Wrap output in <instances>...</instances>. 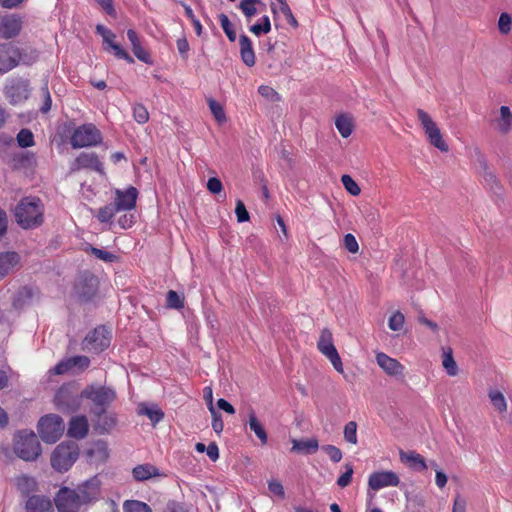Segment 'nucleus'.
I'll return each instance as SVG.
<instances>
[{
    "label": "nucleus",
    "instance_id": "37998d69",
    "mask_svg": "<svg viewBox=\"0 0 512 512\" xmlns=\"http://www.w3.org/2000/svg\"><path fill=\"white\" fill-rule=\"evenodd\" d=\"M124 512H151V508L140 501H126L124 503Z\"/></svg>",
    "mask_w": 512,
    "mask_h": 512
},
{
    "label": "nucleus",
    "instance_id": "052dcab7",
    "mask_svg": "<svg viewBox=\"0 0 512 512\" xmlns=\"http://www.w3.org/2000/svg\"><path fill=\"white\" fill-rule=\"evenodd\" d=\"M134 55L146 64L152 63L150 54L141 46V43L132 47Z\"/></svg>",
    "mask_w": 512,
    "mask_h": 512
},
{
    "label": "nucleus",
    "instance_id": "c756f323",
    "mask_svg": "<svg viewBox=\"0 0 512 512\" xmlns=\"http://www.w3.org/2000/svg\"><path fill=\"white\" fill-rule=\"evenodd\" d=\"M400 459L403 463L408 464L411 468L419 471H424L428 468L424 457L414 451L404 452L401 450Z\"/></svg>",
    "mask_w": 512,
    "mask_h": 512
},
{
    "label": "nucleus",
    "instance_id": "a211bd4d",
    "mask_svg": "<svg viewBox=\"0 0 512 512\" xmlns=\"http://www.w3.org/2000/svg\"><path fill=\"white\" fill-rule=\"evenodd\" d=\"M29 92V82L23 79L13 81L5 88V95L11 104H17L26 100L29 96Z\"/></svg>",
    "mask_w": 512,
    "mask_h": 512
},
{
    "label": "nucleus",
    "instance_id": "5fc2aeb1",
    "mask_svg": "<svg viewBox=\"0 0 512 512\" xmlns=\"http://www.w3.org/2000/svg\"><path fill=\"white\" fill-rule=\"evenodd\" d=\"M90 455H97L101 460L108 457V447L104 441H98L94 447L89 451Z\"/></svg>",
    "mask_w": 512,
    "mask_h": 512
},
{
    "label": "nucleus",
    "instance_id": "39448f33",
    "mask_svg": "<svg viewBox=\"0 0 512 512\" xmlns=\"http://www.w3.org/2000/svg\"><path fill=\"white\" fill-rule=\"evenodd\" d=\"M79 455V448L74 441L60 443L52 452L51 465L59 471L65 472L71 468Z\"/></svg>",
    "mask_w": 512,
    "mask_h": 512
},
{
    "label": "nucleus",
    "instance_id": "9b49d317",
    "mask_svg": "<svg viewBox=\"0 0 512 512\" xmlns=\"http://www.w3.org/2000/svg\"><path fill=\"white\" fill-rule=\"evenodd\" d=\"M54 502L58 512H79L82 506L77 491L68 487H62L57 492Z\"/></svg>",
    "mask_w": 512,
    "mask_h": 512
},
{
    "label": "nucleus",
    "instance_id": "b1692460",
    "mask_svg": "<svg viewBox=\"0 0 512 512\" xmlns=\"http://www.w3.org/2000/svg\"><path fill=\"white\" fill-rule=\"evenodd\" d=\"M495 129L501 135H507L512 128V112L508 106H501L499 116L493 120Z\"/></svg>",
    "mask_w": 512,
    "mask_h": 512
},
{
    "label": "nucleus",
    "instance_id": "8fccbe9b",
    "mask_svg": "<svg viewBox=\"0 0 512 512\" xmlns=\"http://www.w3.org/2000/svg\"><path fill=\"white\" fill-rule=\"evenodd\" d=\"M405 317L400 311L393 313L388 321V326L393 331H399L404 325Z\"/></svg>",
    "mask_w": 512,
    "mask_h": 512
},
{
    "label": "nucleus",
    "instance_id": "473e14b6",
    "mask_svg": "<svg viewBox=\"0 0 512 512\" xmlns=\"http://www.w3.org/2000/svg\"><path fill=\"white\" fill-rule=\"evenodd\" d=\"M249 427L255 433V435L259 438L262 444H266L268 437L267 433L262 426V424L258 421L255 412L251 410L249 412Z\"/></svg>",
    "mask_w": 512,
    "mask_h": 512
},
{
    "label": "nucleus",
    "instance_id": "5701e85b",
    "mask_svg": "<svg viewBox=\"0 0 512 512\" xmlns=\"http://www.w3.org/2000/svg\"><path fill=\"white\" fill-rule=\"evenodd\" d=\"M377 364L390 376H403L404 366L396 359L385 353L376 355Z\"/></svg>",
    "mask_w": 512,
    "mask_h": 512
},
{
    "label": "nucleus",
    "instance_id": "680f3d73",
    "mask_svg": "<svg viewBox=\"0 0 512 512\" xmlns=\"http://www.w3.org/2000/svg\"><path fill=\"white\" fill-rule=\"evenodd\" d=\"M96 30L97 33L103 37L104 44L107 45L106 47H108L111 44V42H114L116 36L112 31H110L102 25H97Z\"/></svg>",
    "mask_w": 512,
    "mask_h": 512
},
{
    "label": "nucleus",
    "instance_id": "e2e57ef3",
    "mask_svg": "<svg viewBox=\"0 0 512 512\" xmlns=\"http://www.w3.org/2000/svg\"><path fill=\"white\" fill-rule=\"evenodd\" d=\"M344 246L350 253H357L359 250L356 238L350 233L344 236Z\"/></svg>",
    "mask_w": 512,
    "mask_h": 512
},
{
    "label": "nucleus",
    "instance_id": "6ab92c4d",
    "mask_svg": "<svg viewBox=\"0 0 512 512\" xmlns=\"http://www.w3.org/2000/svg\"><path fill=\"white\" fill-rule=\"evenodd\" d=\"M137 197L138 191L133 186H130L124 191L117 189L115 192V199L113 204L119 212L132 210L136 206Z\"/></svg>",
    "mask_w": 512,
    "mask_h": 512
},
{
    "label": "nucleus",
    "instance_id": "4d7b16f0",
    "mask_svg": "<svg viewBox=\"0 0 512 512\" xmlns=\"http://www.w3.org/2000/svg\"><path fill=\"white\" fill-rule=\"evenodd\" d=\"M345 469L346 471L337 480V485L341 488H345L351 483L354 472L353 467L350 464H346Z\"/></svg>",
    "mask_w": 512,
    "mask_h": 512
},
{
    "label": "nucleus",
    "instance_id": "412c9836",
    "mask_svg": "<svg viewBox=\"0 0 512 512\" xmlns=\"http://www.w3.org/2000/svg\"><path fill=\"white\" fill-rule=\"evenodd\" d=\"M94 430L98 434L109 433L117 423L114 414L105 411H99L98 413H91Z\"/></svg>",
    "mask_w": 512,
    "mask_h": 512
},
{
    "label": "nucleus",
    "instance_id": "c9c22d12",
    "mask_svg": "<svg viewBox=\"0 0 512 512\" xmlns=\"http://www.w3.org/2000/svg\"><path fill=\"white\" fill-rule=\"evenodd\" d=\"M335 125L342 137L347 138L351 135L353 130L351 118L341 115L337 117Z\"/></svg>",
    "mask_w": 512,
    "mask_h": 512
},
{
    "label": "nucleus",
    "instance_id": "0eeeda50",
    "mask_svg": "<svg viewBox=\"0 0 512 512\" xmlns=\"http://www.w3.org/2000/svg\"><path fill=\"white\" fill-rule=\"evenodd\" d=\"M417 115L430 144L441 152H448L449 146L444 141L440 129L430 115L422 109L417 110Z\"/></svg>",
    "mask_w": 512,
    "mask_h": 512
},
{
    "label": "nucleus",
    "instance_id": "7ed1b4c3",
    "mask_svg": "<svg viewBox=\"0 0 512 512\" xmlns=\"http://www.w3.org/2000/svg\"><path fill=\"white\" fill-rule=\"evenodd\" d=\"M81 392L74 382L63 384L56 392L54 404L62 413H74L81 405Z\"/></svg>",
    "mask_w": 512,
    "mask_h": 512
},
{
    "label": "nucleus",
    "instance_id": "4be33fe9",
    "mask_svg": "<svg viewBox=\"0 0 512 512\" xmlns=\"http://www.w3.org/2000/svg\"><path fill=\"white\" fill-rule=\"evenodd\" d=\"M39 299V290L31 286L20 288L13 300V306L17 309L33 304Z\"/></svg>",
    "mask_w": 512,
    "mask_h": 512
},
{
    "label": "nucleus",
    "instance_id": "864d4df0",
    "mask_svg": "<svg viewBox=\"0 0 512 512\" xmlns=\"http://www.w3.org/2000/svg\"><path fill=\"white\" fill-rule=\"evenodd\" d=\"M91 253L98 259L103 260L104 262L111 263L117 259V256L113 253H110L106 250H102L96 247H90Z\"/></svg>",
    "mask_w": 512,
    "mask_h": 512
},
{
    "label": "nucleus",
    "instance_id": "4468645a",
    "mask_svg": "<svg viewBox=\"0 0 512 512\" xmlns=\"http://www.w3.org/2000/svg\"><path fill=\"white\" fill-rule=\"evenodd\" d=\"M81 169H92L103 174V164L98 159L96 153H81L70 165V173H75Z\"/></svg>",
    "mask_w": 512,
    "mask_h": 512
},
{
    "label": "nucleus",
    "instance_id": "dca6fc26",
    "mask_svg": "<svg viewBox=\"0 0 512 512\" xmlns=\"http://www.w3.org/2000/svg\"><path fill=\"white\" fill-rule=\"evenodd\" d=\"M22 19L16 14L0 16V38L11 39L19 35Z\"/></svg>",
    "mask_w": 512,
    "mask_h": 512
},
{
    "label": "nucleus",
    "instance_id": "423d86ee",
    "mask_svg": "<svg viewBox=\"0 0 512 512\" xmlns=\"http://www.w3.org/2000/svg\"><path fill=\"white\" fill-rule=\"evenodd\" d=\"M64 429L63 419L56 414L45 415L38 422V433L45 443L53 444L57 442Z\"/></svg>",
    "mask_w": 512,
    "mask_h": 512
},
{
    "label": "nucleus",
    "instance_id": "9d476101",
    "mask_svg": "<svg viewBox=\"0 0 512 512\" xmlns=\"http://www.w3.org/2000/svg\"><path fill=\"white\" fill-rule=\"evenodd\" d=\"M110 341L111 331L105 326H98L85 337L84 349L99 353L109 347Z\"/></svg>",
    "mask_w": 512,
    "mask_h": 512
},
{
    "label": "nucleus",
    "instance_id": "c85d7f7f",
    "mask_svg": "<svg viewBox=\"0 0 512 512\" xmlns=\"http://www.w3.org/2000/svg\"><path fill=\"white\" fill-rule=\"evenodd\" d=\"M318 448L319 443L316 438L292 440V452H297L304 455H312L317 452Z\"/></svg>",
    "mask_w": 512,
    "mask_h": 512
},
{
    "label": "nucleus",
    "instance_id": "0e129e2a",
    "mask_svg": "<svg viewBox=\"0 0 512 512\" xmlns=\"http://www.w3.org/2000/svg\"><path fill=\"white\" fill-rule=\"evenodd\" d=\"M235 213L238 222H246L249 220V213L241 200H238L236 203Z\"/></svg>",
    "mask_w": 512,
    "mask_h": 512
},
{
    "label": "nucleus",
    "instance_id": "79ce46f5",
    "mask_svg": "<svg viewBox=\"0 0 512 512\" xmlns=\"http://www.w3.org/2000/svg\"><path fill=\"white\" fill-rule=\"evenodd\" d=\"M17 142L20 147L27 148L34 145V136L29 129H21L17 134Z\"/></svg>",
    "mask_w": 512,
    "mask_h": 512
},
{
    "label": "nucleus",
    "instance_id": "58836bf2",
    "mask_svg": "<svg viewBox=\"0 0 512 512\" xmlns=\"http://www.w3.org/2000/svg\"><path fill=\"white\" fill-rule=\"evenodd\" d=\"M218 17L221 27L224 33L226 34L228 40L230 42H235L237 38L236 31L234 30L233 24L229 20L228 16L224 13H221Z\"/></svg>",
    "mask_w": 512,
    "mask_h": 512
},
{
    "label": "nucleus",
    "instance_id": "aec40b11",
    "mask_svg": "<svg viewBox=\"0 0 512 512\" xmlns=\"http://www.w3.org/2000/svg\"><path fill=\"white\" fill-rule=\"evenodd\" d=\"M21 267V257L15 251L0 253V280L16 272Z\"/></svg>",
    "mask_w": 512,
    "mask_h": 512
},
{
    "label": "nucleus",
    "instance_id": "f704fd0d",
    "mask_svg": "<svg viewBox=\"0 0 512 512\" xmlns=\"http://www.w3.org/2000/svg\"><path fill=\"white\" fill-rule=\"evenodd\" d=\"M442 365L446 369L448 375L456 376L458 374V366L454 360L451 348L443 349Z\"/></svg>",
    "mask_w": 512,
    "mask_h": 512
},
{
    "label": "nucleus",
    "instance_id": "49530a36",
    "mask_svg": "<svg viewBox=\"0 0 512 512\" xmlns=\"http://www.w3.org/2000/svg\"><path fill=\"white\" fill-rule=\"evenodd\" d=\"M166 301L169 308L180 309L184 306L183 298L174 290L168 291Z\"/></svg>",
    "mask_w": 512,
    "mask_h": 512
},
{
    "label": "nucleus",
    "instance_id": "f03ea898",
    "mask_svg": "<svg viewBox=\"0 0 512 512\" xmlns=\"http://www.w3.org/2000/svg\"><path fill=\"white\" fill-rule=\"evenodd\" d=\"M14 453L24 461H34L41 455V444L33 431H19L14 439Z\"/></svg>",
    "mask_w": 512,
    "mask_h": 512
},
{
    "label": "nucleus",
    "instance_id": "de8ad7c7",
    "mask_svg": "<svg viewBox=\"0 0 512 512\" xmlns=\"http://www.w3.org/2000/svg\"><path fill=\"white\" fill-rule=\"evenodd\" d=\"M341 182L345 189L353 196H357L360 194L361 189L358 184L352 179L349 175H343L341 177Z\"/></svg>",
    "mask_w": 512,
    "mask_h": 512
},
{
    "label": "nucleus",
    "instance_id": "bf43d9fd",
    "mask_svg": "<svg viewBox=\"0 0 512 512\" xmlns=\"http://www.w3.org/2000/svg\"><path fill=\"white\" fill-rule=\"evenodd\" d=\"M41 94H42L43 99H44V104L41 107V111L43 113H47L51 109V104H52V100H51L50 92H49V89H48L47 81H45L43 86L41 87Z\"/></svg>",
    "mask_w": 512,
    "mask_h": 512
},
{
    "label": "nucleus",
    "instance_id": "2eb2a0df",
    "mask_svg": "<svg viewBox=\"0 0 512 512\" xmlns=\"http://www.w3.org/2000/svg\"><path fill=\"white\" fill-rule=\"evenodd\" d=\"M400 479L393 471L374 472L369 476L368 487L371 490L377 491L389 486H398Z\"/></svg>",
    "mask_w": 512,
    "mask_h": 512
},
{
    "label": "nucleus",
    "instance_id": "338daca9",
    "mask_svg": "<svg viewBox=\"0 0 512 512\" xmlns=\"http://www.w3.org/2000/svg\"><path fill=\"white\" fill-rule=\"evenodd\" d=\"M15 160L22 166H30L35 162L34 154L31 152H23L16 156Z\"/></svg>",
    "mask_w": 512,
    "mask_h": 512
},
{
    "label": "nucleus",
    "instance_id": "774afa93",
    "mask_svg": "<svg viewBox=\"0 0 512 512\" xmlns=\"http://www.w3.org/2000/svg\"><path fill=\"white\" fill-rule=\"evenodd\" d=\"M268 488L271 493L279 496L280 498L285 497L283 485L279 481H277V480L269 481Z\"/></svg>",
    "mask_w": 512,
    "mask_h": 512
},
{
    "label": "nucleus",
    "instance_id": "69168bd1",
    "mask_svg": "<svg viewBox=\"0 0 512 512\" xmlns=\"http://www.w3.org/2000/svg\"><path fill=\"white\" fill-rule=\"evenodd\" d=\"M280 11L285 16V18L287 19V21L290 25H292L293 27L298 26V22L295 19V17L293 16L292 11H291L289 5L287 4V2L280 4Z\"/></svg>",
    "mask_w": 512,
    "mask_h": 512
},
{
    "label": "nucleus",
    "instance_id": "f8f14e48",
    "mask_svg": "<svg viewBox=\"0 0 512 512\" xmlns=\"http://www.w3.org/2000/svg\"><path fill=\"white\" fill-rule=\"evenodd\" d=\"M19 65V48L13 43L0 44V75Z\"/></svg>",
    "mask_w": 512,
    "mask_h": 512
},
{
    "label": "nucleus",
    "instance_id": "4c0bfd02",
    "mask_svg": "<svg viewBox=\"0 0 512 512\" xmlns=\"http://www.w3.org/2000/svg\"><path fill=\"white\" fill-rule=\"evenodd\" d=\"M271 30L270 19L267 15H264L259 22L251 25L249 27V31L256 36H260L262 34H267Z\"/></svg>",
    "mask_w": 512,
    "mask_h": 512
},
{
    "label": "nucleus",
    "instance_id": "a18cd8bd",
    "mask_svg": "<svg viewBox=\"0 0 512 512\" xmlns=\"http://www.w3.org/2000/svg\"><path fill=\"white\" fill-rule=\"evenodd\" d=\"M344 439L351 444H357V423L355 421H350L345 425Z\"/></svg>",
    "mask_w": 512,
    "mask_h": 512
},
{
    "label": "nucleus",
    "instance_id": "cd10ccee",
    "mask_svg": "<svg viewBox=\"0 0 512 512\" xmlns=\"http://www.w3.org/2000/svg\"><path fill=\"white\" fill-rule=\"evenodd\" d=\"M239 46H240V55L242 61L247 65L248 67H252L255 65L256 57L255 53L252 47V41L250 38L245 35L241 34L239 37Z\"/></svg>",
    "mask_w": 512,
    "mask_h": 512
},
{
    "label": "nucleus",
    "instance_id": "6e6d98bb",
    "mask_svg": "<svg viewBox=\"0 0 512 512\" xmlns=\"http://www.w3.org/2000/svg\"><path fill=\"white\" fill-rule=\"evenodd\" d=\"M322 450L329 456V458L334 462L338 463L342 459L341 450L334 445H324L322 446Z\"/></svg>",
    "mask_w": 512,
    "mask_h": 512
},
{
    "label": "nucleus",
    "instance_id": "603ef678",
    "mask_svg": "<svg viewBox=\"0 0 512 512\" xmlns=\"http://www.w3.org/2000/svg\"><path fill=\"white\" fill-rule=\"evenodd\" d=\"M511 24V16L506 12L501 13L498 20V29L500 33L507 35L511 31Z\"/></svg>",
    "mask_w": 512,
    "mask_h": 512
},
{
    "label": "nucleus",
    "instance_id": "72a5a7b5",
    "mask_svg": "<svg viewBox=\"0 0 512 512\" xmlns=\"http://www.w3.org/2000/svg\"><path fill=\"white\" fill-rule=\"evenodd\" d=\"M139 413L146 415L153 425H156L164 418V412L157 405H141L139 408Z\"/></svg>",
    "mask_w": 512,
    "mask_h": 512
},
{
    "label": "nucleus",
    "instance_id": "1a4fd4ad",
    "mask_svg": "<svg viewBox=\"0 0 512 512\" xmlns=\"http://www.w3.org/2000/svg\"><path fill=\"white\" fill-rule=\"evenodd\" d=\"M101 140L100 131L94 125L88 124L75 129L70 143L73 148H82L97 145Z\"/></svg>",
    "mask_w": 512,
    "mask_h": 512
},
{
    "label": "nucleus",
    "instance_id": "2f4dec72",
    "mask_svg": "<svg viewBox=\"0 0 512 512\" xmlns=\"http://www.w3.org/2000/svg\"><path fill=\"white\" fill-rule=\"evenodd\" d=\"M319 351L330 360L337 372L343 373V364L334 344L323 345V347L319 348Z\"/></svg>",
    "mask_w": 512,
    "mask_h": 512
},
{
    "label": "nucleus",
    "instance_id": "7c9ffc66",
    "mask_svg": "<svg viewBox=\"0 0 512 512\" xmlns=\"http://www.w3.org/2000/svg\"><path fill=\"white\" fill-rule=\"evenodd\" d=\"M133 477L136 481H145L159 475V470L154 465L143 464L138 465L132 470Z\"/></svg>",
    "mask_w": 512,
    "mask_h": 512
},
{
    "label": "nucleus",
    "instance_id": "6e6552de",
    "mask_svg": "<svg viewBox=\"0 0 512 512\" xmlns=\"http://www.w3.org/2000/svg\"><path fill=\"white\" fill-rule=\"evenodd\" d=\"M99 286L98 278L91 272L85 271L77 277L74 291L81 301H90L97 294Z\"/></svg>",
    "mask_w": 512,
    "mask_h": 512
},
{
    "label": "nucleus",
    "instance_id": "e433bc0d",
    "mask_svg": "<svg viewBox=\"0 0 512 512\" xmlns=\"http://www.w3.org/2000/svg\"><path fill=\"white\" fill-rule=\"evenodd\" d=\"M258 3H260V0H241L238 7L245 15L247 22H250L257 14L256 4Z\"/></svg>",
    "mask_w": 512,
    "mask_h": 512
},
{
    "label": "nucleus",
    "instance_id": "bb28decb",
    "mask_svg": "<svg viewBox=\"0 0 512 512\" xmlns=\"http://www.w3.org/2000/svg\"><path fill=\"white\" fill-rule=\"evenodd\" d=\"M26 512H52V503L50 499L39 496V495H33L28 498L25 505Z\"/></svg>",
    "mask_w": 512,
    "mask_h": 512
},
{
    "label": "nucleus",
    "instance_id": "09e8293b",
    "mask_svg": "<svg viewBox=\"0 0 512 512\" xmlns=\"http://www.w3.org/2000/svg\"><path fill=\"white\" fill-rule=\"evenodd\" d=\"M133 116L139 124H145L149 120V113L146 107L142 104H136L133 108Z\"/></svg>",
    "mask_w": 512,
    "mask_h": 512
},
{
    "label": "nucleus",
    "instance_id": "f3484780",
    "mask_svg": "<svg viewBox=\"0 0 512 512\" xmlns=\"http://www.w3.org/2000/svg\"><path fill=\"white\" fill-rule=\"evenodd\" d=\"M90 365L87 356H74L59 362L52 370L55 375H62L69 371H83Z\"/></svg>",
    "mask_w": 512,
    "mask_h": 512
},
{
    "label": "nucleus",
    "instance_id": "c03bdc74",
    "mask_svg": "<svg viewBox=\"0 0 512 512\" xmlns=\"http://www.w3.org/2000/svg\"><path fill=\"white\" fill-rule=\"evenodd\" d=\"M208 104H209V108L211 110V113L213 114V116L215 117V119L219 123H222V122L226 121L225 112H224V109H223V107H222V105L220 103H218L214 99H209L208 100Z\"/></svg>",
    "mask_w": 512,
    "mask_h": 512
},
{
    "label": "nucleus",
    "instance_id": "3c124183",
    "mask_svg": "<svg viewBox=\"0 0 512 512\" xmlns=\"http://www.w3.org/2000/svg\"><path fill=\"white\" fill-rule=\"evenodd\" d=\"M38 59V53L36 50L19 49V63L25 65H31Z\"/></svg>",
    "mask_w": 512,
    "mask_h": 512
},
{
    "label": "nucleus",
    "instance_id": "f257e3e1",
    "mask_svg": "<svg viewBox=\"0 0 512 512\" xmlns=\"http://www.w3.org/2000/svg\"><path fill=\"white\" fill-rule=\"evenodd\" d=\"M16 222L23 229L37 227L43 222V206L38 198H23L14 209Z\"/></svg>",
    "mask_w": 512,
    "mask_h": 512
},
{
    "label": "nucleus",
    "instance_id": "a878e982",
    "mask_svg": "<svg viewBox=\"0 0 512 512\" xmlns=\"http://www.w3.org/2000/svg\"><path fill=\"white\" fill-rule=\"evenodd\" d=\"M477 162L480 167V174L483 177L485 183L491 188L495 189L498 187V180L490 166L488 165L486 157L480 152H476Z\"/></svg>",
    "mask_w": 512,
    "mask_h": 512
},
{
    "label": "nucleus",
    "instance_id": "ea45409f",
    "mask_svg": "<svg viewBox=\"0 0 512 512\" xmlns=\"http://www.w3.org/2000/svg\"><path fill=\"white\" fill-rule=\"evenodd\" d=\"M119 212L113 203H110L98 210L97 219L102 223L110 222L114 215Z\"/></svg>",
    "mask_w": 512,
    "mask_h": 512
},
{
    "label": "nucleus",
    "instance_id": "ddd939ff",
    "mask_svg": "<svg viewBox=\"0 0 512 512\" xmlns=\"http://www.w3.org/2000/svg\"><path fill=\"white\" fill-rule=\"evenodd\" d=\"M100 486L101 481L97 476H94L78 485L75 490L77 491V496L79 497L82 505H87L98 500L100 496Z\"/></svg>",
    "mask_w": 512,
    "mask_h": 512
},
{
    "label": "nucleus",
    "instance_id": "a19ab883",
    "mask_svg": "<svg viewBox=\"0 0 512 512\" xmlns=\"http://www.w3.org/2000/svg\"><path fill=\"white\" fill-rule=\"evenodd\" d=\"M489 398L491 403L500 413H503L507 410V403L503 393L500 391H490Z\"/></svg>",
    "mask_w": 512,
    "mask_h": 512
},
{
    "label": "nucleus",
    "instance_id": "20e7f679",
    "mask_svg": "<svg viewBox=\"0 0 512 512\" xmlns=\"http://www.w3.org/2000/svg\"><path fill=\"white\" fill-rule=\"evenodd\" d=\"M83 398L88 399L92 402L93 407L91 413H98L99 411H105L116 399V392L111 387L89 385L81 391Z\"/></svg>",
    "mask_w": 512,
    "mask_h": 512
},
{
    "label": "nucleus",
    "instance_id": "13d9d810",
    "mask_svg": "<svg viewBox=\"0 0 512 512\" xmlns=\"http://www.w3.org/2000/svg\"><path fill=\"white\" fill-rule=\"evenodd\" d=\"M209 412L212 416V428L217 434H220L224 427L222 415L215 408H212Z\"/></svg>",
    "mask_w": 512,
    "mask_h": 512
},
{
    "label": "nucleus",
    "instance_id": "393cba45",
    "mask_svg": "<svg viewBox=\"0 0 512 512\" xmlns=\"http://www.w3.org/2000/svg\"><path fill=\"white\" fill-rule=\"evenodd\" d=\"M88 431L89 426L85 416H76L71 418L68 427L69 436L76 439H83L87 436Z\"/></svg>",
    "mask_w": 512,
    "mask_h": 512
}]
</instances>
